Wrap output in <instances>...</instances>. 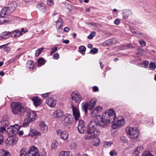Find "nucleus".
Returning <instances> with one entry per match:
<instances>
[{
  "label": "nucleus",
  "instance_id": "obj_1",
  "mask_svg": "<svg viewBox=\"0 0 156 156\" xmlns=\"http://www.w3.org/2000/svg\"><path fill=\"white\" fill-rule=\"evenodd\" d=\"M116 113L113 110L110 109L104 112L101 116V115L97 116V125H99L100 126L104 127L110 123V122L113 120Z\"/></svg>",
  "mask_w": 156,
  "mask_h": 156
},
{
  "label": "nucleus",
  "instance_id": "obj_2",
  "mask_svg": "<svg viewBox=\"0 0 156 156\" xmlns=\"http://www.w3.org/2000/svg\"><path fill=\"white\" fill-rule=\"evenodd\" d=\"M96 123H97L96 122ZM94 122H91L88 126L87 132V134L84 136V139L86 140H88L91 139L95 136H98L100 133V132L99 129L97 128V126L98 125H94Z\"/></svg>",
  "mask_w": 156,
  "mask_h": 156
},
{
  "label": "nucleus",
  "instance_id": "obj_3",
  "mask_svg": "<svg viewBox=\"0 0 156 156\" xmlns=\"http://www.w3.org/2000/svg\"><path fill=\"white\" fill-rule=\"evenodd\" d=\"M11 110L13 114L22 117L27 111V109L22 105L20 102H16L12 103L11 105Z\"/></svg>",
  "mask_w": 156,
  "mask_h": 156
},
{
  "label": "nucleus",
  "instance_id": "obj_4",
  "mask_svg": "<svg viewBox=\"0 0 156 156\" xmlns=\"http://www.w3.org/2000/svg\"><path fill=\"white\" fill-rule=\"evenodd\" d=\"M62 123L64 126L69 128V126L73 122V118L71 115L67 114L62 116Z\"/></svg>",
  "mask_w": 156,
  "mask_h": 156
},
{
  "label": "nucleus",
  "instance_id": "obj_5",
  "mask_svg": "<svg viewBox=\"0 0 156 156\" xmlns=\"http://www.w3.org/2000/svg\"><path fill=\"white\" fill-rule=\"evenodd\" d=\"M20 128V126L18 124L10 126L7 129V134L9 136H14L18 133Z\"/></svg>",
  "mask_w": 156,
  "mask_h": 156
},
{
  "label": "nucleus",
  "instance_id": "obj_6",
  "mask_svg": "<svg viewBox=\"0 0 156 156\" xmlns=\"http://www.w3.org/2000/svg\"><path fill=\"white\" fill-rule=\"evenodd\" d=\"M112 122H113L112 127L114 129L123 125L125 123L124 119L123 118L119 117L116 119L115 118V116Z\"/></svg>",
  "mask_w": 156,
  "mask_h": 156
},
{
  "label": "nucleus",
  "instance_id": "obj_7",
  "mask_svg": "<svg viewBox=\"0 0 156 156\" xmlns=\"http://www.w3.org/2000/svg\"><path fill=\"white\" fill-rule=\"evenodd\" d=\"M137 128L129 127L128 130L126 129V132L129 134L132 138L136 139L139 135Z\"/></svg>",
  "mask_w": 156,
  "mask_h": 156
},
{
  "label": "nucleus",
  "instance_id": "obj_8",
  "mask_svg": "<svg viewBox=\"0 0 156 156\" xmlns=\"http://www.w3.org/2000/svg\"><path fill=\"white\" fill-rule=\"evenodd\" d=\"M77 129L79 133L81 134H83L86 132V128L85 126V124L83 121L79 120Z\"/></svg>",
  "mask_w": 156,
  "mask_h": 156
},
{
  "label": "nucleus",
  "instance_id": "obj_9",
  "mask_svg": "<svg viewBox=\"0 0 156 156\" xmlns=\"http://www.w3.org/2000/svg\"><path fill=\"white\" fill-rule=\"evenodd\" d=\"M71 97L72 99L76 102L80 103L83 99L82 96L79 93H75L74 92H72Z\"/></svg>",
  "mask_w": 156,
  "mask_h": 156
},
{
  "label": "nucleus",
  "instance_id": "obj_10",
  "mask_svg": "<svg viewBox=\"0 0 156 156\" xmlns=\"http://www.w3.org/2000/svg\"><path fill=\"white\" fill-rule=\"evenodd\" d=\"M73 115L74 117L75 120L77 121L79 120L80 117V113L78 109L74 105H72Z\"/></svg>",
  "mask_w": 156,
  "mask_h": 156
},
{
  "label": "nucleus",
  "instance_id": "obj_11",
  "mask_svg": "<svg viewBox=\"0 0 156 156\" xmlns=\"http://www.w3.org/2000/svg\"><path fill=\"white\" fill-rule=\"evenodd\" d=\"M38 153V149L35 146L31 147L28 152V156H37Z\"/></svg>",
  "mask_w": 156,
  "mask_h": 156
},
{
  "label": "nucleus",
  "instance_id": "obj_12",
  "mask_svg": "<svg viewBox=\"0 0 156 156\" xmlns=\"http://www.w3.org/2000/svg\"><path fill=\"white\" fill-rule=\"evenodd\" d=\"M9 119L8 115H5L3 116L2 119L0 122L2 125L5 127L8 126L10 125Z\"/></svg>",
  "mask_w": 156,
  "mask_h": 156
},
{
  "label": "nucleus",
  "instance_id": "obj_13",
  "mask_svg": "<svg viewBox=\"0 0 156 156\" xmlns=\"http://www.w3.org/2000/svg\"><path fill=\"white\" fill-rule=\"evenodd\" d=\"M47 105L51 108L54 107L56 104V101L52 97L48 98L46 101Z\"/></svg>",
  "mask_w": 156,
  "mask_h": 156
},
{
  "label": "nucleus",
  "instance_id": "obj_14",
  "mask_svg": "<svg viewBox=\"0 0 156 156\" xmlns=\"http://www.w3.org/2000/svg\"><path fill=\"white\" fill-rule=\"evenodd\" d=\"M17 6V3L15 2H13L11 4L8 5L5 8L6 9L7 12H11L14 11Z\"/></svg>",
  "mask_w": 156,
  "mask_h": 156
},
{
  "label": "nucleus",
  "instance_id": "obj_15",
  "mask_svg": "<svg viewBox=\"0 0 156 156\" xmlns=\"http://www.w3.org/2000/svg\"><path fill=\"white\" fill-rule=\"evenodd\" d=\"M57 133L58 135L60 136L63 140H65L68 138V133L66 131H63L60 130H58Z\"/></svg>",
  "mask_w": 156,
  "mask_h": 156
},
{
  "label": "nucleus",
  "instance_id": "obj_16",
  "mask_svg": "<svg viewBox=\"0 0 156 156\" xmlns=\"http://www.w3.org/2000/svg\"><path fill=\"white\" fill-rule=\"evenodd\" d=\"M31 100L33 102L34 105L37 107L42 104V101L38 97H33L31 98Z\"/></svg>",
  "mask_w": 156,
  "mask_h": 156
},
{
  "label": "nucleus",
  "instance_id": "obj_17",
  "mask_svg": "<svg viewBox=\"0 0 156 156\" xmlns=\"http://www.w3.org/2000/svg\"><path fill=\"white\" fill-rule=\"evenodd\" d=\"M12 136H9L6 140L5 143L7 145H12L16 143V140H14Z\"/></svg>",
  "mask_w": 156,
  "mask_h": 156
},
{
  "label": "nucleus",
  "instance_id": "obj_18",
  "mask_svg": "<svg viewBox=\"0 0 156 156\" xmlns=\"http://www.w3.org/2000/svg\"><path fill=\"white\" fill-rule=\"evenodd\" d=\"M133 14L132 12L130 9H126L124 10L122 13V16L124 19H127L128 16Z\"/></svg>",
  "mask_w": 156,
  "mask_h": 156
},
{
  "label": "nucleus",
  "instance_id": "obj_19",
  "mask_svg": "<svg viewBox=\"0 0 156 156\" xmlns=\"http://www.w3.org/2000/svg\"><path fill=\"white\" fill-rule=\"evenodd\" d=\"M98 136H95L91 139H93V141L92 142V144L95 146H98L100 144V140L99 138L97 137Z\"/></svg>",
  "mask_w": 156,
  "mask_h": 156
},
{
  "label": "nucleus",
  "instance_id": "obj_20",
  "mask_svg": "<svg viewBox=\"0 0 156 156\" xmlns=\"http://www.w3.org/2000/svg\"><path fill=\"white\" fill-rule=\"evenodd\" d=\"M63 112L60 109L55 111L53 113V116L55 118L60 117L63 115Z\"/></svg>",
  "mask_w": 156,
  "mask_h": 156
},
{
  "label": "nucleus",
  "instance_id": "obj_21",
  "mask_svg": "<svg viewBox=\"0 0 156 156\" xmlns=\"http://www.w3.org/2000/svg\"><path fill=\"white\" fill-rule=\"evenodd\" d=\"M26 116H28L29 118L33 121L35 120L37 117L36 114L35 112L33 111H31L28 112Z\"/></svg>",
  "mask_w": 156,
  "mask_h": 156
},
{
  "label": "nucleus",
  "instance_id": "obj_22",
  "mask_svg": "<svg viewBox=\"0 0 156 156\" xmlns=\"http://www.w3.org/2000/svg\"><path fill=\"white\" fill-rule=\"evenodd\" d=\"M33 121V120H32L31 119L29 118L28 116H27L26 115L24 119V122L23 124V126L24 127L27 126L30 123L32 122Z\"/></svg>",
  "mask_w": 156,
  "mask_h": 156
},
{
  "label": "nucleus",
  "instance_id": "obj_23",
  "mask_svg": "<svg viewBox=\"0 0 156 156\" xmlns=\"http://www.w3.org/2000/svg\"><path fill=\"white\" fill-rule=\"evenodd\" d=\"M41 129L43 132L46 133L48 130V126L44 122H41L40 123Z\"/></svg>",
  "mask_w": 156,
  "mask_h": 156
},
{
  "label": "nucleus",
  "instance_id": "obj_24",
  "mask_svg": "<svg viewBox=\"0 0 156 156\" xmlns=\"http://www.w3.org/2000/svg\"><path fill=\"white\" fill-rule=\"evenodd\" d=\"M82 106L83 110L85 113L87 112V109H90L88 104V103L83 102L82 104Z\"/></svg>",
  "mask_w": 156,
  "mask_h": 156
},
{
  "label": "nucleus",
  "instance_id": "obj_25",
  "mask_svg": "<svg viewBox=\"0 0 156 156\" xmlns=\"http://www.w3.org/2000/svg\"><path fill=\"white\" fill-rule=\"evenodd\" d=\"M96 100L95 99H91L88 104L90 109L94 107L96 103Z\"/></svg>",
  "mask_w": 156,
  "mask_h": 156
},
{
  "label": "nucleus",
  "instance_id": "obj_26",
  "mask_svg": "<svg viewBox=\"0 0 156 156\" xmlns=\"http://www.w3.org/2000/svg\"><path fill=\"white\" fill-rule=\"evenodd\" d=\"M140 147H137L133 153V156H140V153H141Z\"/></svg>",
  "mask_w": 156,
  "mask_h": 156
},
{
  "label": "nucleus",
  "instance_id": "obj_27",
  "mask_svg": "<svg viewBox=\"0 0 156 156\" xmlns=\"http://www.w3.org/2000/svg\"><path fill=\"white\" fill-rule=\"evenodd\" d=\"M10 32H4L2 33L1 34V37L3 38H8L10 36Z\"/></svg>",
  "mask_w": 156,
  "mask_h": 156
},
{
  "label": "nucleus",
  "instance_id": "obj_28",
  "mask_svg": "<svg viewBox=\"0 0 156 156\" xmlns=\"http://www.w3.org/2000/svg\"><path fill=\"white\" fill-rule=\"evenodd\" d=\"M98 113L94 109L93 110H92L90 112V115L92 117H96V119H95V122H96L97 121V116L99 115H98Z\"/></svg>",
  "mask_w": 156,
  "mask_h": 156
},
{
  "label": "nucleus",
  "instance_id": "obj_29",
  "mask_svg": "<svg viewBox=\"0 0 156 156\" xmlns=\"http://www.w3.org/2000/svg\"><path fill=\"white\" fill-rule=\"evenodd\" d=\"M26 66L27 68L29 69H33L34 67L33 62L31 60L28 61L27 62Z\"/></svg>",
  "mask_w": 156,
  "mask_h": 156
},
{
  "label": "nucleus",
  "instance_id": "obj_30",
  "mask_svg": "<svg viewBox=\"0 0 156 156\" xmlns=\"http://www.w3.org/2000/svg\"><path fill=\"white\" fill-rule=\"evenodd\" d=\"M38 66H40L45 63V60L42 58H40L37 59Z\"/></svg>",
  "mask_w": 156,
  "mask_h": 156
},
{
  "label": "nucleus",
  "instance_id": "obj_31",
  "mask_svg": "<svg viewBox=\"0 0 156 156\" xmlns=\"http://www.w3.org/2000/svg\"><path fill=\"white\" fill-rule=\"evenodd\" d=\"M59 156H72L69 151H63L59 153Z\"/></svg>",
  "mask_w": 156,
  "mask_h": 156
},
{
  "label": "nucleus",
  "instance_id": "obj_32",
  "mask_svg": "<svg viewBox=\"0 0 156 156\" xmlns=\"http://www.w3.org/2000/svg\"><path fill=\"white\" fill-rule=\"evenodd\" d=\"M37 7L40 10L43 11L45 10L46 8L45 4L43 3H41L38 4Z\"/></svg>",
  "mask_w": 156,
  "mask_h": 156
},
{
  "label": "nucleus",
  "instance_id": "obj_33",
  "mask_svg": "<svg viewBox=\"0 0 156 156\" xmlns=\"http://www.w3.org/2000/svg\"><path fill=\"white\" fill-rule=\"evenodd\" d=\"M63 23L62 20L61 18L58 19L56 21V27H62Z\"/></svg>",
  "mask_w": 156,
  "mask_h": 156
},
{
  "label": "nucleus",
  "instance_id": "obj_34",
  "mask_svg": "<svg viewBox=\"0 0 156 156\" xmlns=\"http://www.w3.org/2000/svg\"><path fill=\"white\" fill-rule=\"evenodd\" d=\"M6 9L4 8L1 10L0 12V16L2 17H4L6 15V12L7 11Z\"/></svg>",
  "mask_w": 156,
  "mask_h": 156
},
{
  "label": "nucleus",
  "instance_id": "obj_35",
  "mask_svg": "<svg viewBox=\"0 0 156 156\" xmlns=\"http://www.w3.org/2000/svg\"><path fill=\"white\" fill-rule=\"evenodd\" d=\"M20 156H28V153H27L25 150L22 149L20 151Z\"/></svg>",
  "mask_w": 156,
  "mask_h": 156
},
{
  "label": "nucleus",
  "instance_id": "obj_36",
  "mask_svg": "<svg viewBox=\"0 0 156 156\" xmlns=\"http://www.w3.org/2000/svg\"><path fill=\"white\" fill-rule=\"evenodd\" d=\"M79 49L80 53L82 54H83L84 53H85L86 48L85 46H81L79 47Z\"/></svg>",
  "mask_w": 156,
  "mask_h": 156
},
{
  "label": "nucleus",
  "instance_id": "obj_37",
  "mask_svg": "<svg viewBox=\"0 0 156 156\" xmlns=\"http://www.w3.org/2000/svg\"><path fill=\"white\" fill-rule=\"evenodd\" d=\"M77 147V144L75 142L71 143L70 145V148L71 150H74Z\"/></svg>",
  "mask_w": 156,
  "mask_h": 156
},
{
  "label": "nucleus",
  "instance_id": "obj_38",
  "mask_svg": "<svg viewBox=\"0 0 156 156\" xmlns=\"http://www.w3.org/2000/svg\"><path fill=\"white\" fill-rule=\"evenodd\" d=\"M1 153L2 155L1 156H10L9 152L4 150V151L2 150Z\"/></svg>",
  "mask_w": 156,
  "mask_h": 156
},
{
  "label": "nucleus",
  "instance_id": "obj_39",
  "mask_svg": "<svg viewBox=\"0 0 156 156\" xmlns=\"http://www.w3.org/2000/svg\"><path fill=\"white\" fill-rule=\"evenodd\" d=\"M95 32H92L88 36V38L90 39H92L95 36Z\"/></svg>",
  "mask_w": 156,
  "mask_h": 156
},
{
  "label": "nucleus",
  "instance_id": "obj_40",
  "mask_svg": "<svg viewBox=\"0 0 156 156\" xmlns=\"http://www.w3.org/2000/svg\"><path fill=\"white\" fill-rule=\"evenodd\" d=\"M102 108L100 106H98L94 108V109L97 112L98 114L102 110Z\"/></svg>",
  "mask_w": 156,
  "mask_h": 156
},
{
  "label": "nucleus",
  "instance_id": "obj_41",
  "mask_svg": "<svg viewBox=\"0 0 156 156\" xmlns=\"http://www.w3.org/2000/svg\"><path fill=\"white\" fill-rule=\"evenodd\" d=\"M142 156H153L150 152L146 151L143 153Z\"/></svg>",
  "mask_w": 156,
  "mask_h": 156
},
{
  "label": "nucleus",
  "instance_id": "obj_42",
  "mask_svg": "<svg viewBox=\"0 0 156 156\" xmlns=\"http://www.w3.org/2000/svg\"><path fill=\"white\" fill-rule=\"evenodd\" d=\"M98 51V49L96 48H93L90 50V52L94 54H96Z\"/></svg>",
  "mask_w": 156,
  "mask_h": 156
},
{
  "label": "nucleus",
  "instance_id": "obj_43",
  "mask_svg": "<svg viewBox=\"0 0 156 156\" xmlns=\"http://www.w3.org/2000/svg\"><path fill=\"white\" fill-rule=\"evenodd\" d=\"M43 49L41 48L37 50L36 51L35 55L36 56H38L41 53V51L43 50Z\"/></svg>",
  "mask_w": 156,
  "mask_h": 156
},
{
  "label": "nucleus",
  "instance_id": "obj_44",
  "mask_svg": "<svg viewBox=\"0 0 156 156\" xmlns=\"http://www.w3.org/2000/svg\"><path fill=\"white\" fill-rule=\"evenodd\" d=\"M149 67L152 70H154L155 68V65L153 62H151L149 64Z\"/></svg>",
  "mask_w": 156,
  "mask_h": 156
},
{
  "label": "nucleus",
  "instance_id": "obj_45",
  "mask_svg": "<svg viewBox=\"0 0 156 156\" xmlns=\"http://www.w3.org/2000/svg\"><path fill=\"white\" fill-rule=\"evenodd\" d=\"M47 2L48 5H52L54 4L53 0H47Z\"/></svg>",
  "mask_w": 156,
  "mask_h": 156
},
{
  "label": "nucleus",
  "instance_id": "obj_46",
  "mask_svg": "<svg viewBox=\"0 0 156 156\" xmlns=\"http://www.w3.org/2000/svg\"><path fill=\"white\" fill-rule=\"evenodd\" d=\"M10 35L11 37H19L18 35H16V34H15V32L14 31L10 32Z\"/></svg>",
  "mask_w": 156,
  "mask_h": 156
},
{
  "label": "nucleus",
  "instance_id": "obj_47",
  "mask_svg": "<svg viewBox=\"0 0 156 156\" xmlns=\"http://www.w3.org/2000/svg\"><path fill=\"white\" fill-rule=\"evenodd\" d=\"M139 42L140 45H141L142 47L145 46L146 43L143 40H140Z\"/></svg>",
  "mask_w": 156,
  "mask_h": 156
},
{
  "label": "nucleus",
  "instance_id": "obj_48",
  "mask_svg": "<svg viewBox=\"0 0 156 156\" xmlns=\"http://www.w3.org/2000/svg\"><path fill=\"white\" fill-rule=\"evenodd\" d=\"M111 143L108 141H106L105 142V146L110 147L111 146Z\"/></svg>",
  "mask_w": 156,
  "mask_h": 156
},
{
  "label": "nucleus",
  "instance_id": "obj_49",
  "mask_svg": "<svg viewBox=\"0 0 156 156\" xmlns=\"http://www.w3.org/2000/svg\"><path fill=\"white\" fill-rule=\"evenodd\" d=\"M15 32V34L16 35H19V37L21 35V33L20 32V30H16L14 31Z\"/></svg>",
  "mask_w": 156,
  "mask_h": 156
},
{
  "label": "nucleus",
  "instance_id": "obj_50",
  "mask_svg": "<svg viewBox=\"0 0 156 156\" xmlns=\"http://www.w3.org/2000/svg\"><path fill=\"white\" fill-rule=\"evenodd\" d=\"M4 141L3 136L1 133H0V144H2Z\"/></svg>",
  "mask_w": 156,
  "mask_h": 156
},
{
  "label": "nucleus",
  "instance_id": "obj_51",
  "mask_svg": "<svg viewBox=\"0 0 156 156\" xmlns=\"http://www.w3.org/2000/svg\"><path fill=\"white\" fill-rule=\"evenodd\" d=\"M62 27H58L57 30L58 32L62 33L63 32V29Z\"/></svg>",
  "mask_w": 156,
  "mask_h": 156
},
{
  "label": "nucleus",
  "instance_id": "obj_52",
  "mask_svg": "<svg viewBox=\"0 0 156 156\" xmlns=\"http://www.w3.org/2000/svg\"><path fill=\"white\" fill-rule=\"evenodd\" d=\"M93 90L94 92H98L99 91L98 87L96 86H94L93 87Z\"/></svg>",
  "mask_w": 156,
  "mask_h": 156
},
{
  "label": "nucleus",
  "instance_id": "obj_53",
  "mask_svg": "<svg viewBox=\"0 0 156 156\" xmlns=\"http://www.w3.org/2000/svg\"><path fill=\"white\" fill-rule=\"evenodd\" d=\"M53 58L55 59H58L59 58V54L57 53L54 54Z\"/></svg>",
  "mask_w": 156,
  "mask_h": 156
},
{
  "label": "nucleus",
  "instance_id": "obj_54",
  "mask_svg": "<svg viewBox=\"0 0 156 156\" xmlns=\"http://www.w3.org/2000/svg\"><path fill=\"white\" fill-rule=\"evenodd\" d=\"M5 127V126H4L3 127H0V132H1L3 133L4 132L6 131V129Z\"/></svg>",
  "mask_w": 156,
  "mask_h": 156
},
{
  "label": "nucleus",
  "instance_id": "obj_55",
  "mask_svg": "<svg viewBox=\"0 0 156 156\" xmlns=\"http://www.w3.org/2000/svg\"><path fill=\"white\" fill-rule=\"evenodd\" d=\"M109 154L111 156H116V152L112 151H111Z\"/></svg>",
  "mask_w": 156,
  "mask_h": 156
},
{
  "label": "nucleus",
  "instance_id": "obj_56",
  "mask_svg": "<svg viewBox=\"0 0 156 156\" xmlns=\"http://www.w3.org/2000/svg\"><path fill=\"white\" fill-rule=\"evenodd\" d=\"M49 94L50 93H47L41 94V96L43 98H45L47 97Z\"/></svg>",
  "mask_w": 156,
  "mask_h": 156
},
{
  "label": "nucleus",
  "instance_id": "obj_57",
  "mask_svg": "<svg viewBox=\"0 0 156 156\" xmlns=\"http://www.w3.org/2000/svg\"><path fill=\"white\" fill-rule=\"evenodd\" d=\"M120 23V21L118 19H116L115 21H114V23L116 25H119V23Z\"/></svg>",
  "mask_w": 156,
  "mask_h": 156
},
{
  "label": "nucleus",
  "instance_id": "obj_58",
  "mask_svg": "<svg viewBox=\"0 0 156 156\" xmlns=\"http://www.w3.org/2000/svg\"><path fill=\"white\" fill-rule=\"evenodd\" d=\"M51 50L53 52H55L57 50V47L56 46L54 47L51 48Z\"/></svg>",
  "mask_w": 156,
  "mask_h": 156
},
{
  "label": "nucleus",
  "instance_id": "obj_59",
  "mask_svg": "<svg viewBox=\"0 0 156 156\" xmlns=\"http://www.w3.org/2000/svg\"><path fill=\"white\" fill-rule=\"evenodd\" d=\"M31 133L32 134H33V136H36L38 134V133H39L36 130H34V131H33L31 132Z\"/></svg>",
  "mask_w": 156,
  "mask_h": 156
},
{
  "label": "nucleus",
  "instance_id": "obj_60",
  "mask_svg": "<svg viewBox=\"0 0 156 156\" xmlns=\"http://www.w3.org/2000/svg\"><path fill=\"white\" fill-rule=\"evenodd\" d=\"M46 154L45 152H43L42 153H41L40 154H38L37 156H46Z\"/></svg>",
  "mask_w": 156,
  "mask_h": 156
},
{
  "label": "nucleus",
  "instance_id": "obj_61",
  "mask_svg": "<svg viewBox=\"0 0 156 156\" xmlns=\"http://www.w3.org/2000/svg\"><path fill=\"white\" fill-rule=\"evenodd\" d=\"M64 30L66 32H68L70 30L69 28L68 27H66L64 28Z\"/></svg>",
  "mask_w": 156,
  "mask_h": 156
},
{
  "label": "nucleus",
  "instance_id": "obj_62",
  "mask_svg": "<svg viewBox=\"0 0 156 156\" xmlns=\"http://www.w3.org/2000/svg\"><path fill=\"white\" fill-rule=\"evenodd\" d=\"M4 50L6 52H9V47H5L4 48Z\"/></svg>",
  "mask_w": 156,
  "mask_h": 156
},
{
  "label": "nucleus",
  "instance_id": "obj_63",
  "mask_svg": "<svg viewBox=\"0 0 156 156\" xmlns=\"http://www.w3.org/2000/svg\"><path fill=\"white\" fill-rule=\"evenodd\" d=\"M69 41L68 40H63V43H66L68 44L69 43Z\"/></svg>",
  "mask_w": 156,
  "mask_h": 156
},
{
  "label": "nucleus",
  "instance_id": "obj_64",
  "mask_svg": "<svg viewBox=\"0 0 156 156\" xmlns=\"http://www.w3.org/2000/svg\"><path fill=\"white\" fill-rule=\"evenodd\" d=\"M144 67L145 68V67H146L147 66L148 64V62L147 61H146L144 63Z\"/></svg>",
  "mask_w": 156,
  "mask_h": 156
}]
</instances>
